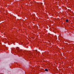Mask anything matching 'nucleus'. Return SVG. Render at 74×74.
I'll return each mask as SVG.
<instances>
[{
    "label": "nucleus",
    "mask_w": 74,
    "mask_h": 74,
    "mask_svg": "<svg viewBox=\"0 0 74 74\" xmlns=\"http://www.w3.org/2000/svg\"><path fill=\"white\" fill-rule=\"evenodd\" d=\"M45 71H48V69H45Z\"/></svg>",
    "instance_id": "nucleus-1"
},
{
    "label": "nucleus",
    "mask_w": 74,
    "mask_h": 74,
    "mask_svg": "<svg viewBox=\"0 0 74 74\" xmlns=\"http://www.w3.org/2000/svg\"><path fill=\"white\" fill-rule=\"evenodd\" d=\"M66 22H69V20L68 19H66Z\"/></svg>",
    "instance_id": "nucleus-2"
}]
</instances>
